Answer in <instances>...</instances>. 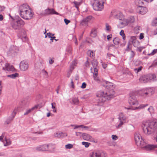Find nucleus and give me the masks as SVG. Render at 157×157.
Here are the masks:
<instances>
[{"instance_id":"nucleus-1","label":"nucleus","mask_w":157,"mask_h":157,"mask_svg":"<svg viewBox=\"0 0 157 157\" xmlns=\"http://www.w3.org/2000/svg\"><path fill=\"white\" fill-rule=\"evenodd\" d=\"M144 132L145 134L149 135L155 134V136L153 137V139L157 142V120L144 121L142 125Z\"/></svg>"},{"instance_id":"nucleus-2","label":"nucleus","mask_w":157,"mask_h":157,"mask_svg":"<svg viewBox=\"0 0 157 157\" xmlns=\"http://www.w3.org/2000/svg\"><path fill=\"white\" fill-rule=\"evenodd\" d=\"M25 24V22L19 16L11 23V25L14 29L20 30L21 31L18 33V37L24 42H26L28 40L26 32L21 28Z\"/></svg>"},{"instance_id":"nucleus-3","label":"nucleus","mask_w":157,"mask_h":157,"mask_svg":"<svg viewBox=\"0 0 157 157\" xmlns=\"http://www.w3.org/2000/svg\"><path fill=\"white\" fill-rule=\"evenodd\" d=\"M115 93L113 89H110L107 91H100L99 95L105 98L107 100H110L115 97Z\"/></svg>"},{"instance_id":"nucleus-4","label":"nucleus","mask_w":157,"mask_h":157,"mask_svg":"<svg viewBox=\"0 0 157 157\" xmlns=\"http://www.w3.org/2000/svg\"><path fill=\"white\" fill-rule=\"evenodd\" d=\"M156 76L155 74L143 75L140 77L139 80L142 83H145L149 81L156 80Z\"/></svg>"},{"instance_id":"nucleus-5","label":"nucleus","mask_w":157,"mask_h":157,"mask_svg":"<svg viewBox=\"0 0 157 157\" xmlns=\"http://www.w3.org/2000/svg\"><path fill=\"white\" fill-rule=\"evenodd\" d=\"M134 138L136 145L138 146L141 147L142 149L147 144L145 142V140L139 133H136L135 134Z\"/></svg>"},{"instance_id":"nucleus-6","label":"nucleus","mask_w":157,"mask_h":157,"mask_svg":"<svg viewBox=\"0 0 157 157\" xmlns=\"http://www.w3.org/2000/svg\"><path fill=\"white\" fill-rule=\"evenodd\" d=\"M105 0H94L93 6L94 9L96 11H101L104 8Z\"/></svg>"},{"instance_id":"nucleus-7","label":"nucleus","mask_w":157,"mask_h":157,"mask_svg":"<svg viewBox=\"0 0 157 157\" xmlns=\"http://www.w3.org/2000/svg\"><path fill=\"white\" fill-rule=\"evenodd\" d=\"M52 147L51 145L45 144L37 147L36 150L39 151H52L51 149Z\"/></svg>"},{"instance_id":"nucleus-8","label":"nucleus","mask_w":157,"mask_h":157,"mask_svg":"<svg viewBox=\"0 0 157 157\" xmlns=\"http://www.w3.org/2000/svg\"><path fill=\"white\" fill-rule=\"evenodd\" d=\"M33 14L31 10L29 9L25 12H24V13L21 14L20 16L23 18L28 20L31 19L32 18Z\"/></svg>"},{"instance_id":"nucleus-9","label":"nucleus","mask_w":157,"mask_h":157,"mask_svg":"<svg viewBox=\"0 0 157 157\" xmlns=\"http://www.w3.org/2000/svg\"><path fill=\"white\" fill-rule=\"evenodd\" d=\"M29 67V64L27 61L25 60H23L21 62L20 64V70L23 71H26Z\"/></svg>"},{"instance_id":"nucleus-10","label":"nucleus","mask_w":157,"mask_h":157,"mask_svg":"<svg viewBox=\"0 0 157 157\" xmlns=\"http://www.w3.org/2000/svg\"><path fill=\"white\" fill-rule=\"evenodd\" d=\"M29 9V6L26 4H24L21 5L19 9V13L20 15L28 10Z\"/></svg>"},{"instance_id":"nucleus-11","label":"nucleus","mask_w":157,"mask_h":157,"mask_svg":"<svg viewBox=\"0 0 157 157\" xmlns=\"http://www.w3.org/2000/svg\"><path fill=\"white\" fill-rule=\"evenodd\" d=\"M128 103L131 105H137L139 104L136 98L133 95H131L129 97Z\"/></svg>"},{"instance_id":"nucleus-12","label":"nucleus","mask_w":157,"mask_h":157,"mask_svg":"<svg viewBox=\"0 0 157 157\" xmlns=\"http://www.w3.org/2000/svg\"><path fill=\"white\" fill-rule=\"evenodd\" d=\"M17 111V109L15 108L12 113L11 116L5 121V123L9 124L13 121L16 115Z\"/></svg>"},{"instance_id":"nucleus-13","label":"nucleus","mask_w":157,"mask_h":157,"mask_svg":"<svg viewBox=\"0 0 157 157\" xmlns=\"http://www.w3.org/2000/svg\"><path fill=\"white\" fill-rule=\"evenodd\" d=\"M44 15L45 16L52 15L53 14L58 15L59 13L56 12L53 9L48 8L44 10Z\"/></svg>"},{"instance_id":"nucleus-14","label":"nucleus","mask_w":157,"mask_h":157,"mask_svg":"<svg viewBox=\"0 0 157 157\" xmlns=\"http://www.w3.org/2000/svg\"><path fill=\"white\" fill-rule=\"evenodd\" d=\"M92 157H108L107 154L104 151L93 152Z\"/></svg>"},{"instance_id":"nucleus-15","label":"nucleus","mask_w":157,"mask_h":157,"mask_svg":"<svg viewBox=\"0 0 157 157\" xmlns=\"http://www.w3.org/2000/svg\"><path fill=\"white\" fill-rule=\"evenodd\" d=\"M149 90L148 89H144L140 90L139 92V94L143 98L146 97L149 94Z\"/></svg>"},{"instance_id":"nucleus-16","label":"nucleus","mask_w":157,"mask_h":157,"mask_svg":"<svg viewBox=\"0 0 157 157\" xmlns=\"http://www.w3.org/2000/svg\"><path fill=\"white\" fill-rule=\"evenodd\" d=\"M147 11V9L146 7H144L142 6H139L136 9L137 12L142 14H144Z\"/></svg>"},{"instance_id":"nucleus-17","label":"nucleus","mask_w":157,"mask_h":157,"mask_svg":"<svg viewBox=\"0 0 157 157\" xmlns=\"http://www.w3.org/2000/svg\"><path fill=\"white\" fill-rule=\"evenodd\" d=\"M30 100L29 98H25L20 103V105L22 108H25L29 106Z\"/></svg>"},{"instance_id":"nucleus-18","label":"nucleus","mask_w":157,"mask_h":157,"mask_svg":"<svg viewBox=\"0 0 157 157\" xmlns=\"http://www.w3.org/2000/svg\"><path fill=\"white\" fill-rule=\"evenodd\" d=\"M157 147V145L149 144H147L143 149L147 151H150L153 150Z\"/></svg>"},{"instance_id":"nucleus-19","label":"nucleus","mask_w":157,"mask_h":157,"mask_svg":"<svg viewBox=\"0 0 157 157\" xmlns=\"http://www.w3.org/2000/svg\"><path fill=\"white\" fill-rule=\"evenodd\" d=\"M3 69L9 71H15V69L13 67L8 63H6L5 67V68L3 67Z\"/></svg>"},{"instance_id":"nucleus-20","label":"nucleus","mask_w":157,"mask_h":157,"mask_svg":"<svg viewBox=\"0 0 157 157\" xmlns=\"http://www.w3.org/2000/svg\"><path fill=\"white\" fill-rule=\"evenodd\" d=\"M105 84L104 85V86L108 90L113 89L114 88V86L113 85V83L106 81H105Z\"/></svg>"},{"instance_id":"nucleus-21","label":"nucleus","mask_w":157,"mask_h":157,"mask_svg":"<svg viewBox=\"0 0 157 157\" xmlns=\"http://www.w3.org/2000/svg\"><path fill=\"white\" fill-rule=\"evenodd\" d=\"M82 136L84 140L88 141L93 139V138L91 136L86 133H82Z\"/></svg>"},{"instance_id":"nucleus-22","label":"nucleus","mask_w":157,"mask_h":157,"mask_svg":"<svg viewBox=\"0 0 157 157\" xmlns=\"http://www.w3.org/2000/svg\"><path fill=\"white\" fill-rule=\"evenodd\" d=\"M92 18V16H89L85 18H84L81 22V24L83 25L84 24H86V23L89 22Z\"/></svg>"},{"instance_id":"nucleus-23","label":"nucleus","mask_w":157,"mask_h":157,"mask_svg":"<svg viewBox=\"0 0 157 157\" xmlns=\"http://www.w3.org/2000/svg\"><path fill=\"white\" fill-rule=\"evenodd\" d=\"M148 105L147 104H142L140 105L138 107H135V108H133L132 107H130L128 108H127V109H132V110H135L136 109H140L144 108L145 107Z\"/></svg>"},{"instance_id":"nucleus-24","label":"nucleus","mask_w":157,"mask_h":157,"mask_svg":"<svg viewBox=\"0 0 157 157\" xmlns=\"http://www.w3.org/2000/svg\"><path fill=\"white\" fill-rule=\"evenodd\" d=\"M97 31L95 28L92 29L90 33V36L94 38L97 36Z\"/></svg>"},{"instance_id":"nucleus-25","label":"nucleus","mask_w":157,"mask_h":157,"mask_svg":"<svg viewBox=\"0 0 157 157\" xmlns=\"http://www.w3.org/2000/svg\"><path fill=\"white\" fill-rule=\"evenodd\" d=\"M87 55L90 57L92 59H94L95 58V53L93 51L88 50L87 52Z\"/></svg>"},{"instance_id":"nucleus-26","label":"nucleus","mask_w":157,"mask_h":157,"mask_svg":"<svg viewBox=\"0 0 157 157\" xmlns=\"http://www.w3.org/2000/svg\"><path fill=\"white\" fill-rule=\"evenodd\" d=\"M38 105H35L32 108L27 110L25 113H24V115H27L30 113L32 111H33L35 109H37L38 108Z\"/></svg>"},{"instance_id":"nucleus-27","label":"nucleus","mask_w":157,"mask_h":157,"mask_svg":"<svg viewBox=\"0 0 157 157\" xmlns=\"http://www.w3.org/2000/svg\"><path fill=\"white\" fill-rule=\"evenodd\" d=\"M4 139L6 142V143H5L4 142V143L5 146L10 145L11 144V141L10 139H7L6 136L5 137Z\"/></svg>"},{"instance_id":"nucleus-28","label":"nucleus","mask_w":157,"mask_h":157,"mask_svg":"<svg viewBox=\"0 0 157 157\" xmlns=\"http://www.w3.org/2000/svg\"><path fill=\"white\" fill-rule=\"evenodd\" d=\"M99 93L98 94V96H100V98L98 99V103H103L105 101V99H106L105 98L102 97L100 95H99Z\"/></svg>"},{"instance_id":"nucleus-29","label":"nucleus","mask_w":157,"mask_h":157,"mask_svg":"<svg viewBox=\"0 0 157 157\" xmlns=\"http://www.w3.org/2000/svg\"><path fill=\"white\" fill-rule=\"evenodd\" d=\"M19 76V74L17 73H15L14 74H13L11 75H7V77H8L10 78H15L16 77H18Z\"/></svg>"},{"instance_id":"nucleus-30","label":"nucleus","mask_w":157,"mask_h":157,"mask_svg":"<svg viewBox=\"0 0 157 157\" xmlns=\"http://www.w3.org/2000/svg\"><path fill=\"white\" fill-rule=\"evenodd\" d=\"M113 44L116 45H118L120 43V40L118 37H115L113 40Z\"/></svg>"},{"instance_id":"nucleus-31","label":"nucleus","mask_w":157,"mask_h":157,"mask_svg":"<svg viewBox=\"0 0 157 157\" xmlns=\"http://www.w3.org/2000/svg\"><path fill=\"white\" fill-rule=\"evenodd\" d=\"M116 17L120 20H123L124 19V16L120 12L116 15Z\"/></svg>"},{"instance_id":"nucleus-32","label":"nucleus","mask_w":157,"mask_h":157,"mask_svg":"<svg viewBox=\"0 0 157 157\" xmlns=\"http://www.w3.org/2000/svg\"><path fill=\"white\" fill-rule=\"evenodd\" d=\"M119 119L120 121H126V117L122 113H121L120 114Z\"/></svg>"},{"instance_id":"nucleus-33","label":"nucleus","mask_w":157,"mask_h":157,"mask_svg":"<svg viewBox=\"0 0 157 157\" xmlns=\"http://www.w3.org/2000/svg\"><path fill=\"white\" fill-rule=\"evenodd\" d=\"M157 66V60L156 59L152 63L151 65L149 67V68H152V69H154L156 68Z\"/></svg>"},{"instance_id":"nucleus-34","label":"nucleus","mask_w":157,"mask_h":157,"mask_svg":"<svg viewBox=\"0 0 157 157\" xmlns=\"http://www.w3.org/2000/svg\"><path fill=\"white\" fill-rule=\"evenodd\" d=\"M126 20L128 24L129 23L134 22L135 21L134 18L133 16L130 17L128 19H126Z\"/></svg>"},{"instance_id":"nucleus-35","label":"nucleus","mask_w":157,"mask_h":157,"mask_svg":"<svg viewBox=\"0 0 157 157\" xmlns=\"http://www.w3.org/2000/svg\"><path fill=\"white\" fill-rule=\"evenodd\" d=\"M16 48V47L14 46H11L10 47L9 50L11 53H13L16 52V51L15 49Z\"/></svg>"},{"instance_id":"nucleus-36","label":"nucleus","mask_w":157,"mask_h":157,"mask_svg":"<svg viewBox=\"0 0 157 157\" xmlns=\"http://www.w3.org/2000/svg\"><path fill=\"white\" fill-rule=\"evenodd\" d=\"M72 101L73 103L75 105H78L79 103V101L78 98L76 97L73 98Z\"/></svg>"},{"instance_id":"nucleus-37","label":"nucleus","mask_w":157,"mask_h":157,"mask_svg":"<svg viewBox=\"0 0 157 157\" xmlns=\"http://www.w3.org/2000/svg\"><path fill=\"white\" fill-rule=\"evenodd\" d=\"M71 126L74 127V129H76L79 128H82L83 127V125H77V124H71Z\"/></svg>"},{"instance_id":"nucleus-38","label":"nucleus","mask_w":157,"mask_h":157,"mask_svg":"<svg viewBox=\"0 0 157 157\" xmlns=\"http://www.w3.org/2000/svg\"><path fill=\"white\" fill-rule=\"evenodd\" d=\"M148 110L150 114L151 115L153 113H154L155 110L153 107L152 106H150L148 109Z\"/></svg>"},{"instance_id":"nucleus-39","label":"nucleus","mask_w":157,"mask_h":157,"mask_svg":"<svg viewBox=\"0 0 157 157\" xmlns=\"http://www.w3.org/2000/svg\"><path fill=\"white\" fill-rule=\"evenodd\" d=\"M142 68L143 67L142 66H140L137 68H135L134 69V71H135L136 73L137 74L138 72H140V71H141Z\"/></svg>"},{"instance_id":"nucleus-40","label":"nucleus","mask_w":157,"mask_h":157,"mask_svg":"<svg viewBox=\"0 0 157 157\" xmlns=\"http://www.w3.org/2000/svg\"><path fill=\"white\" fill-rule=\"evenodd\" d=\"M151 25L153 26H156L157 25V18L155 17L152 22Z\"/></svg>"},{"instance_id":"nucleus-41","label":"nucleus","mask_w":157,"mask_h":157,"mask_svg":"<svg viewBox=\"0 0 157 157\" xmlns=\"http://www.w3.org/2000/svg\"><path fill=\"white\" fill-rule=\"evenodd\" d=\"M92 64L93 67H97L98 64V62L96 60H94L92 62Z\"/></svg>"},{"instance_id":"nucleus-42","label":"nucleus","mask_w":157,"mask_h":157,"mask_svg":"<svg viewBox=\"0 0 157 157\" xmlns=\"http://www.w3.org/2000/svg\"><path fill=\"white\" fill-rule=\"evenodd\" d=\"M136 4L138 6H142L144 4V3L142 1L140 0L138 2H137V1H136Z\"/></svg>"},{"instance_id":"nucleus-43","label":"nucleus","mask_w":157,"mask_h":157,"mask_svg":"<svg viewBox=\"0 0 157 157\" xmlns=\"http://www.w3.org/2000/svg\"><path fill=\"white\" fill-rule=\"evenodd\" d=\"M157 52V49H154L152 52L150 53H148L147 55L148 56H153L156 54Z\"/></svg>"},{"instance_id":"nucleus-44","label":"nucleus","mask_w":157,"mask_h":157,"mask_svg":"<svg viewBox=\"0 0 157 157\" xmlns=\"http://www.w3.org/2000/svg\"><path fill=\"white\" fill-rule=\"evenodd\" d=\"M82 144L84 145L86 147H88L89 145H90V143L87 142H82Z\"/></svg>"},{"instance_id":"nucleus-45","label":"nucleus","mask_w":157,"mask_h":157,"mask_svg":"<svg viewBox=\"0 0 157 157\" xmlns=\"http://www.w3.org/2000/svg\"><path fill=\"white\" fill-rule=\"evenodd\" d=\"M123 20V21H122L120 22V23L121 25H122L124 26L126 25H128L126 19H125L124 20Z\"/></svg>"},{"instance_id":"nucleus-46","label":"nucleus","mask_w":157,"mask_h":157,"mask_svg":"<svg viewBox=\"0 0 157 157\" xmlns=\"http://www.w3.org/2000/svg\"><path fill=\"white\" fill-rule=\"evenodd\" d=\"M130 45H131V44L129 42L128 43L127 48L125 49V51H129L131 49V48L130 47Z\"/></svg>"},{"instance_id":"nucleus-47","label":"nucleus","mask_w":157,"mask_h":157,"mask_svg":"<svg viewBox=\"0 0 157 157\" xmlns=\"http://www.w3.org/2000/svg\"><path fill=\"white\" fill-rule=\"evenodd\" d=\"M120 122L117 126L116 127L117 128H118L122 125L124 123H125L126 121H120Z\"/></svg>"},{"instance_id":"nucleus-48","label":"nucleus","mask_w":157,"mask_h":157,"mask_svg":"<svg viewBox=\"0 0 157 157\" xmlns=\"http://www.w3.org/2000/svg\"><path fill=\"white\" fill-rule=\"evenodd\" d=\"M111 27L108 24H106V30L107 31L110 32L111 31Z\"/></svg>"},{"instance_id":"nucleus-49","label":"nucleus","mask_w":157,"mask_h":157,"mask_svg":"<svg viewBox=\"0 0 157 157\" xmlns=\"http://www.w3.org/2000/svg\"><path fill=\"white\" fill-rule=\"evenodd\" d=\"M73 147V145L72 144H68L67 145H65V147L67 149H70L72 148Z\"/></svg>"},{"instance_id":"nucleus-50","label":"nucleus","mask_w":157,"mask_h":157,"mask_svg":"<svg viewBox=\"0 0 157 157\" xmlns=\"http://www.w3.org/2000/svg\"><path fill=\"white\" fill-rule=\"evenodd\" d=\"M87 60L85 63V65L86 67H89L90 66V63L89 62V58H87Z\"/></svg>"},{"instance_id":"nucleus-51","label":"nucleus","mask_w":157,"mask_h":157,"mask_svg":"<svg viewBox=\"0 0 157 157\" xmlns=\"http://www.w3.org/2000/svg\"><path fill=\"white\" fill-rule=\"evenodd\" d=\"M61 134H62V132L56 133L55 134L54 136L55 137L59 138L61 136Z\"/></svg>"},{"instance_id":"nucleus-52","label":"nucleus","mask_w":157,"mask_h":157,"mask_svg":"<svg viewBox=\"0 0 157 157\" xmlns=\"http://www.w3.org/2000/svg\"><path fill=\"white\" fill-rule=\"evenodd\" d=\"M112 138L113 140H115L118 139V137L116 135H113L112 136Z\"/></svg>"},{"instance_id":"nucleus-53","label":"nucleus","mask_w":157,"mask_h":157,"mask_svg":"<svg viewBox=\"0 0 157 157\" xmlns=\"http://www.w3.org/2000/svg\"><path fill=\"white\" fill-rule=\"evenodd\" d=\"M71 51H72V49L71 48L69 47H68L67 49V52L69 54H71Z\"/></svg>"},{"instance_id":"nucleus-54","label":"nucleus","mask_w":157,"mask_h":157,"mask_svg":"<svg viewBox=\"0 0 157 157\" xmlns=\"http://www.w3.org/2000/svg\"><path fill=\"white\" fill-rule=\"evenodd\" d=\"M94 80L97 82L98 83H100L101 82L100 80L98 78V77H95L94 76Z\"/></svg>"},{"instance_id":"nucleus-55","label":"nucleus","mask_w":157,"mask_h":157,"mask_svg":"<svg viewBox=\"0 0 157 157\" xmlns=\"http://www.w3.org/2000/svg\"><path fill=\"white\" fill-rule=\"evenodd\" d=\"M86 83L85 82H84L82 83V85L81 86V87L82 89H84L86 87Z\"/></svg>"},{"instance_id":"nucleus-56","label":"nucleus","mask_w":157,"mask_h":157,"mask_svg":"<svg viewBox=\"0 0 157 157\" xmlns=\"http://www.w3.org/2000/svg\"><path fill=\"white\" fill-rule=\"evenodd\" d=\"M76 135L77 136H80L81 137L82 136V133L81 132H76Z\"/></svg>"},{"instance_id":"nucleus-57","label":"nucleus","mask_w":157,"mask_h":157,"mask_svg":"<svg viewBox=\"0 0 157 157\" xmlns=\"http://www.w3.org/2000/svg\"><path fill=\"white\" fill-rule=\"evenodd\" d=\"M135 55V52L133 51L132 50L131 51L130 57L131 58H133L134 56Z\"/></svg>"},{"instance_id":"nucleus-58","label":"nucleus","mask_w":157,"mask_h":157,"mask_svg":"<svg viewBox=\"0 0 157 157\" xmlns=\"http://www.w3.org/2000/svg\"><path fill=\"white\" fill-rule=\"evenodd\" d=\"M141 29V27L139 26H137L134 28V30L136 31H139Z\"/></svg>"},{"instance_id":"nucleus-59","label":"nucleus","mask_w":157,"mask_h":157,"mask_svg":"<svg viewBox=\"0 0 157 157\" xmlns=\"http://www.w3.org/2000/svg\"><path fill=\"white\" fill-rule=\"evenodd\" d=\"M64 21L66 25H67L70 22V21L68 19L65 18L64 19Z\"/></svg>"},{"instance_id":"nucleus-60","label":"nucleus","mask_w":157,"mask_h":157,"mask_svg":"<svg viewBox=\"0 0 157 157\" xmlns=\"http://www.w3.org/2000/svg\"><path fill=\"white\" fill-rule=\"evenodd\" d=\"M5 132L3 133L2 136H0V140L1 141H2V140H3V138L4 137V136L5 135Z\"/></svg>"},{"instance_id":"nucleus-61","label":"nucleus","mask_w":157,"mask_h":157,"mask_svg":"<svg viewBox=\"0 0 157 157\" xmlns=\"http://www.w3.org/2000/svg\"><path fill=\"white\" fill-rule=\"evenodd\" d=\"M47 35L48 36L49 38H51V37H52V36H53L54 35V34H52V33H47Z\"/></svg>"},{"instance_id":"nucleus-62","label":"nucleus","mask_w":157,"mask_h":157,"mask_svg":"<svg viewBox=\"0 0 157 157\" xmlns=\"http://www.w3.org/2000/svg\"><path fill=\"white\" fill-rule=\"evenodd\" d=\"M144 37V34L143 33H141L140 35L139 39L140 40L143 39Z\"/></svg>"},{"instance_id":"nucleus-63","label":"nucleus","mask_w":157,"mask_h":157,"mask_svg":"<svg viewBox=\"0 0 157 157\" xmlns=\"http://www.w3.org/2000/svg\"><path fill=\"white\" fill-rule=\"evenodd\" d=\"M112 34L109 35L107 36V39L109 40L112 38Z\"/></svg>"},{"instance_id":"nucleus-64","label":"nucleus","mask_w":157,"mask_h":157,"mask_svg":"<svg viewBox=\"0 0 157 157\" xmlns=\"http://www.w3.org/2000/svg\"><path fill=\"white\" fill-rule=\"evenodd\" d=\"M120 34L122 36L125 35L124 31L122 30L120 33Z\"/></svg>"}]
</instances>
